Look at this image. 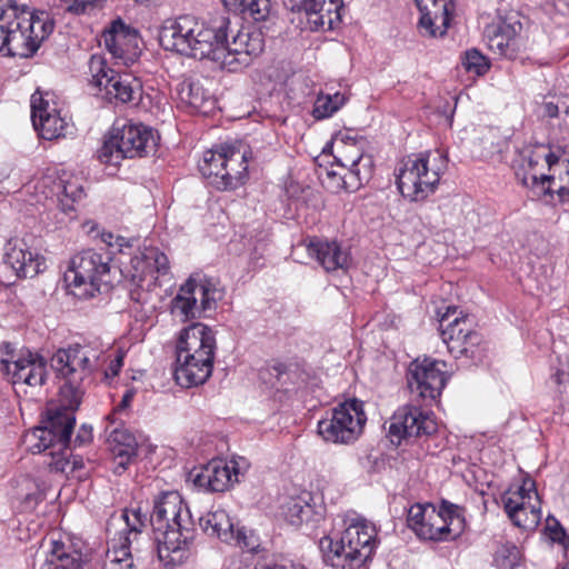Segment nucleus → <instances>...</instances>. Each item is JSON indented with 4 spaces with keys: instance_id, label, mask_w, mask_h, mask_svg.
<instances>
[{
    "instance_id": "obj_16",
    "label": "nucleus",
    "mask_w": 569,
    "mask_h": 569,
    "mask_svg": "<svg viewBox=\"0 0 569 569\" xmlns=\"http://www.w3.org/2000/svg\"><path fill=\"white\" fill-rule=\"evenodd\" d=\"M457 309L448 308L440 319V330L443 342L449 352L455 357H467L475 359L478 356V345L481 341L480 335L472 329V321L467 317H455Z\"/></svg>"
},
{
    "instance_id": "obj_34",
    "label": "nucleus",
    "mask_w": 569,
    "mask_h": 569,
    "mask_svg": "<svg viewBox=\"0 0 569 569\" xmlns=\"http://www.w3.org/2000/svg\"><path fill=\"white\" fill-rule=\"evenodd\" d=\"M282 515L295 527L312 521L316 516L313 507L302 498H290L282 507Z\"/></svg>"
},
{
    "instance_id": "obj_38",
    "label": "nucleus",
    "mask_w": 569,
    "mask_h": 569,
    "mask_svg": "<svg viewBox=\"0 0 569 569\" xmlns=\"http://www.w3.org/2000/svg\"><path fill=\"white\" fill-rule=\"evenodd\" d=\"M493 565L497 569H518L521 566L519 548L511 543L500 546L495 552Z\"/></svg>"
},
{
    "instance_id": "obj_51",
    "label": "nucleus",
    "mask_w": 569,
    "mask_h": 569,
    "mask_svg": "<svg viewBox=\"0 0 569 569\" xmlns=\"http://www.w3.org/2000/svg\"><path fill=\"white\" fill-rule=\"evenodd\" d=\"M569 377V368L563 366L562 368H558L555 373H552L551 378L557 385H563Z\"/></svg>"
},
{
    "instance_id": "obj_15",
    "label": "nucleus",
    "mask_w": 569,
    "mask_h": 569,
    "mask_svg": "<svg viewBox=\"0 0 569 569\" xmlns=\"http://www.w3.org/2000/svg\"><path fill=\"white\" fill-rule=\"evenodd\" d=\"M501 500L508 518L515 526L525 530L537 528L541 520V509L532 480L525 479L518 489L507 490Z\"/></svg>"
},
{
    "instance_id": "obj_42",
    "label": "nucleus",
    "mask_w": 569,
    "mask_h": 569,
    "mask_svg": "<svg viewBox=\"0 0 569 569\" xmlns=\"http://www.w3.org/2000/svg\"><path fill=\"white\" fill-rule=\"evenodd\" d=\"M62 451H51V461L48 463L51 470L56 472H68L83 468V460L81 457H72V459L61 456Z\"/></svg>"
},
{
    "instance_id": "obj_46",
    "label": "nucleus",
    "mask_w": 569,
    "mask_h": 569,
    "mask_svg": "<svg viewBox=\"0 0 569 569\" xmlns=\"http://www.w3.org/2000/svg\"><path fill=\"white\" fill-rule=\"evenodd\" d=\"M66 11L73 14H87L101 6V0H64Z\"/></svg>"
},
{
    "instance_id": "obj_53",
    "label": "nucleus",
    "mask_w": 569,
    "mask_h": 569,
    "mask_svg": "<svg viewBox=\"0 0 569 569\" xmlns=\"http://www.w3.org/2000/svg\"><path fill=\"white\" fill-rule=\"evenodd\" d=\"M134 395H136L134 389H127L122 396V399H121L120 405L118 406V409L123 410V409L128 408L130 406Z\"/></svg>"
},
{
    "instance_id": "obj_3",
    "label": "nucleus",
    "mask_w": 569,
    "mask_h": 569,
    "mask_svg": "<svg viewBox=\"0 0 569 569\" xmlns=\"http://www.w3.org/2000/svg\"><path fill=\"white\" fill-rule=\"evenodd\" d=\"M112 521L126 523L129 533L134 536H139L150 523L159 558L166 565L181 562L194 536L190 510L179 492L173 490L161 492L154 498L151 515L138 505L123 509L120 517Z\"/></svg>"
},
{
    "instance_id": "obj_14",
    "label": "nucleus",
    "mask_w": 569,
    "mask_h": 569,
    "mask_svg": "<svg viewBox=\"0 0 569 569\" xmlns=\"http://www.w3.org/2000/svg\"><path fill=\"white\" fill-rule=\"evenodd\" d=\"M1 370L13 385L22 383L30 387L42 386L47 378V361L30 350L19 353L9 342L0 345Z\"/></svg>"
},
{
    "instance_id": "obj_7",
    "label": "nucleus",
    "mask_w": 569,
    "mask_h": 569,
    "mask_svg": "<svg viewBox=\"0 0 569 569\" xmlns=\"http://www.w3.org/2000/svg\"><path fill=\"white\" fill-rule=\"evenodd\" d=\"M565 151H553L549 144L533 143L518 150L515 173L520 183L530 189L532 197L546 203H556V184L559 180Z\"/></svg>"
},
{
    "instance_id": "obj_54",
    "label": "nucleus",
    "mask_w": 569,
    "mask_h": 569,
    "mask_svg": "<svg viewBox=\"0 0 569 569\" xmlns=\"http://www.w3.org/2000/svg\"><path fill=\"white\" fill-rule=\"evenodd\" d=\"M270 370L271 373L274 375L278 380H280L281 377L287 373L288 367L282 362H274Z\"/></svg>"
},
{
    "instance_id": "obj_56",
    "label": "nucleus",
    "mask_w": 569,
    "mask_h": 569,
    "mask_svg": "<svg viewBox=\"0 0 569 569\" xmlns=\"http://www.w3.org/2000/svg\"><path fill=\"white\" fill-rule=\"evenodd\" d=\"M112 238H113V236H112L111 233H108V234H103V236H102L103 241H104L106 243H108L109 246H111V244H112V242H111V239H112Z\"/></svg>"
},
{
    "instance_id": "obj_30",
    "label": "nucleus",
    "mask_w": 569,
    "mask_h": 569,
    "mask_svg": "<svg viewBox=\"0 0 569 569\" xmlns=\"http://www.w3.org/2000/svg\"><path fill=\"white\" fill-rule=\"evenodd\" d=\"M102 97L110 101L137 106L142 97V86L137 78L118 73L110 89H107Z\"/></svg>"
},
{
    "instance_id": "obj_11",
    "label": "nucleus",
    "mask_w": 569,
    "mask_h": 569,
    "mask_svg": "<svg viewBox=\"0 0 569 569\" xmlns=\"http://www.w3.org/2000/svg\"><path fill=\"white\" fill-rule=\"evenodd\" d=\"M111 258L108 253L88 249L76 254L64 273L71 293L81 299L107 292L111 288Z\"/></svg>"
},
{
    "instance_id": "obj_50",
    "label": "nucleus",
    "mask_w": 569,
    "mask_h": 569,
    "mask_svg": "<svg viewBox=\"0 0 569 569\" xmlns=\"http://www.w3.org/2000/svg\"><path fill=\"white\" fill-rule=\"evenodd\" d=\"M121 367H122V357L119 356L116 359L111 360L109 368L107 370H104V376L107 378L117 376L119 373Z\"/></svg>"
},
{
    "instance_id": "obj_36",
    "label": "nucleus",
    "mask_w": 569,
    "mask_h": 569,
    "mask_svg": "<svg viewBox=\"0 0 569 569\" xmlns=\"http://www.w3.org/2000/svg\"><path fill=\"white\" fill-rule=\"evenodd\" d=\"M179 93L182 102L199 111H202L210 100L209 93L198 82L181 83Z\"/></svg>"
},
{
    "instance_id": "obj_39",
    "label": "nucleus",
    "mask_w": 569,
    "mask_h": 569,
    "mask_svg": "<svg viewBox=\"0 0 569 569\" xmlns=\"http://www.w3.org/2000/svg\"><path fill=\"white\" fill-rule=\"evenodd\" d=\"M51 552L56 561L51 560L48 569H81L80 556L66 553L62 542L53 541Z\"/></svg>"
},
{
    "instance_id": "obj_48",
    "label": "nucleus",
    "mask_w": 569,
    "mask_h": 569,
    "mask_svg": "<svg viewBox=\"0 0 569 569\" xmlns=\"http://www.w3.org/2000/svg\"><path fill=\"white\" fill-rule=\"evenodd\" d=\"M545 530L548 538L551 541L565 545L567 540V535L565 532V529L556 518L551 516L547 518Z\"/></svg>"
},
{
    "instance_id": "obj_20",
    "label": "nucleus",
    "mask_w": 569,
    "mask_h": 569,
    "mask_svg": "<svg viewBox=\"0 0 569 569\" xmlns=\"http://www.w3.org/2000/svg\"><path fill=\"white\" fill-rule=\"evenodd\" d=\"M459 506L442 501L439 510H429V521L419 528V538L425 540H447L457 537L462 530V517Z\"/></svg>"
},
{
    "instance_id": "obj_49",
    "label": "nucleus",
    "mask_w": 569,
    "mask_h": 569,
    "mask_svg": "<svg viewBox=\"0 0 569 569\" xmlns=\"http://www.w3.org/2000/svg\"><path fill=\"white\" fill-rule=\"evenodd\" d=\"M91 439H92V428L83 425L79 429L73 442H74V446H83L86 443H89L91 441Z\"/></svg>"
},
{
    "instance_id": "obj_29",
    "label": "nucleus",
    "mask_w": 569,
    "mask_h": 569,
    "mask_svg": "<svg viewBox=\"0 0 569 569\" xmlns=\"http://www.w3.org/2000/svg\"><path fill=\"white\" fill-rule=\"evenodd\" d=\"M108 442L116 459V472L120 473L137 456V439L128 429L120 427L110 432Z\"/></svg>"
},
{
    "instance_id": "obj_1",
    "label": "nucleus",
    "mask_w": 569,
    "mask_h": 569,
    "mask_svg": "<svg viewBox=\"0 0 569 569\" xmlns=\"http://www.w3.org/2000/svg\"><path fill=\"white\" fill-rule=\"evenodd\" d=\"M106 348L99 341L76 343L59 349L51 357V368L63 380L60 396L63 410L49 411L44 426L37 427L23 437V442L32 453L63 451L70 446L71 433L76 423L73 411L82 401L86 385L91 376L103 368Z\"/></svg>"
},
{
    "instance_id": "obj_21",
    "label": "nucleus",
    "mask_w": 569,
    "mask_h": 569,
    "mask_svg": "<svg viewBox=\"0 0 569 569\" xmlns=\"http://www.w3.org/2000/svg\"><path fill=\"white\" fill-rule=\"evenodd\" d=\"M338 152L339 156H336L335 160L346 168L347 172L339 177L337 188L347 191L357 190L371 177V159L363 156L361 150L353 144H345Z\"/></svg>"
},
{
    "instance_id": "obj_58",
    "label": "nucleus",
    "mask_w": 569,
    "mask_h": 569,
    "mask_svg": "<svg viewBox=\"0 0 569 569\" xmlns=\"http://www.w3.org/2000/svg\"><path fill=\"white\" fill-rule=\"evenodd\" d=\"M563 569H569V567H566V568H563Z\"/></svg>"
},
{
    "instance_id": "obj_10",
    "label": "nucleus",
    "mask_w": 569,
    "mask_h": 569,
    "mask_svg": "<svg viewBox=\"0 0 569 569\" xmlns=\"http://www.w3.org/2000/svg\"><path fill=\"white\" fill-rule=\"evenodd\" d=\"M158 134L142 123L116 121L98 151L101 162L117 166L124 158L146 157L156 151Z\"/></svg>"
},
{
    "instance_id": "obj_44",
    "label": "nucleus",
    "mask_w": 569,
    "mask_h": 569,
    "mask_svg": "<svg viewBox=\"0 0 569 569\" xmlns=\"http://www.w3.org/2000/svg\"><path fill=\"white\" fill-rule=\"evenodd\" d=\"M561 170L559 171V180H555L557 201L565 203L569 201V156L565 152L562 156Z\"/></svg>"
},
{
    "instance_id": "obj_37",
    "label": "nucleus",
    "mask_w": 569,
    "mask_h": 569,
    "mask_svg": "<svg viewBox=\"0 0 569 569\" xmlns=\"http://www.w3.org/2000/svg\"><path fill=\"white\" fill-rule=\"evenodd\" d=\"M58 188L62 193L60 203L64 212L73 211V203L80 201L84 197L83 186L78 179L61 180Z\"/></svg>"
},
{
    "instance_id": "obj_31",
    "label": "nucleus",
    "mask_w": 569,
    "mask_h": 569,
    "mask_svg": "<svg viewBox=\"0 0 569 569\" xmlns=\"http://www.w3.org/2000/svg\"><path fill=\"white\" fill-rule=\"evenodd\" d=\"M199 525L208 536L217 537L227 543L234 540V525L223 509L208 512L199 519Z\"/></svg>"
},
{
    "instance_id": "obj_35",
    "label": "nucleus",
    "mask_w": 569,
    "mask_h": 569,
    "mask_svg": "<svg viewBox=\"0 0 569 569\" xmlns=\"http://www.w3.org/2000/svg\"><path fill=\"white\" fill-rule=\"evenodd\" d=\"M347 101L343 93H320L313 104L312 114L316 119H326L336 113Z\"/></svg>"
},
{
    "instance_id": "obj_40",
    "label": "nucleus",
    "mask_w": 569,
    "mask_h": 569,
    "mask_svg": "<svg viewBox=\"0 0 569 569\" xmlns=\"http://www.w3.org/2000/svg\"><path fill=\"white\" fill-rule=\"evenodd\" d=\"M126 268V276L132 281H141L146 273L150 270V261L147 257V248L143 251H138L130 258L129 264Z\"/></svg>"
},
{
    "instance_id": "obj_8",
    "label": "nucleus",
    "mask_w": 569,
    "mask_h": 569,
    "mask_svg": "<svg viewBox=\"0 0 569 569\" xmlns=\"http://www.w3.org/2000/svg\"><path fill=\"white\" fill-rule=\"evenodd\" d=\"M251 151L241 141L223 143L203 153L199 170L218 190H232L244 182Z\"/></svg>"
},
{
    "instance_id": "obj_28",
    "label": "nucleus",
    "mask_w": 569,
    "mask_h": 569,
    "mask_svg": "<svg viewBox=\"0 0 569 569\" xmlns=\"http://www.w3.org/2000/svg\"><path fill=\"white\" fill-rule=\"evenodd\" d=\"M520 29L519 22L508 23L506 21L487 27L485 38L489 50L503 57H512Z\"/></svg>"
},
{
    "instance_id": "obj_32",
    "label": "nucleus",
    "mask_w": 569,
    "mask_h": 569,
    "mask_svg": "<svg viewBox=\"0 0 569 569\" xmlns=\"http://www.w3.org/2000/svg\"><path fill=\"white\" fill-rule=\"evenodd\" d=\"M89 86L97 90V94L103 96L107 89L118 76V72L111 69L107 60L100 54L91 56L89 60Z\"/></svg>"
},
{
    "instance_id": "obj_4",
    "label": "nucleus",
    "mask_w": 569,
    "mask_h": 569,
    "mask_svg": "<svg viewBox=\"0 0 569 569\" xmlns=\"http://www.w3.org/2000/svg\"><path fill=\"white\" fill-rule=\"evenodd\" d=\"M53 22L44 12L33 13L14 0H0V53L30 58L52 33Z\"/></svg>"
},
{
    "instance_id": "obj_55",
    "label": "nucleus",
    "mask_w": 569,
    "mask_h": 569,
    "mask_svg": "<svg viewBox=\"0 0 569 569\" xmlns=\"http://www.w3.org/2000/svg\"><path fill=\"white\" fill-rule=\"evenodd\" d=\"M559 109L558 106L552 102H547L543 106V114L549 118H556L558 117Z\"/></svg>"
},
{
    "instance_id": "obj_33",
    "label": "nucleus",
    "mask_w": 569,
    "mask_h": 569,
    "mask_svg": "<svg viewBox=\"0 0 569 569\" xmlns=\"http://www.w3.org/2000/svg\"><path fill=\"white\" fill-rule=\"evenodd\" d=\"M138 536L129 533L128 527L124 523V528L119 531V537L113 538L111 548L108 550V557L111 563L120 566L119 569H131V551L130 546L137 539Z\"/></svg>"
},
{
    "instance_id": "obj_19",
    "label": "nucleus",
    "mask_w": 569,
    "mask_h": 569,
    "mask_svg": "<svg viewBox=\"0 0 569 569\" xmlns=\"http://www.w3.org/2000/svg\"><path fill=\"white\" fill-rule=\"evenodd\" d=\"M437 431V422L429 412L413 405L399 408L389 426V433L398 442L403 438L430 436Z\"/></svg>"
},
{
    "instance_id": "obj_6",
    "label": "nucleus",
    "mask_w": 569,
    "mask_h": 569,
    "mask_svg": "<svg viewBox=\"0 0 569 569\" xmlns=\"http://www.w3.org/2000/svg\"><path fill=\"white\" fill-rule=\"evenodd\" d=\"M343 525L345 530L338 541L329 537L320 540L323 559L335 569H360L377 546L376 527L357 513L346 515Z\"/></svg>"
},
{
    "instance_id": "obj_57",
    "label": "nucleus",
    "mask_w": 569,
    "mask_h": 569,
    "mask_svg": "<svg viewBox=\"0 0 569 569\" xmlns=\"http://www.w3.org/2000/svg\"><path fill=\"white\" fill-rule=\"evenodd\" d=\"M328 177L336 178L337 173L336 172H328Z\"/></svg>"
},
{
    "instance_id": "obj_9",
    "label": "nucleus",
    "mask_w": 569,
    "mask_h": 569,
    "mask_svg": "<svg viewBox=\"0 0 569 569\" xmlns=\"http://www.w3.org/2000/svg\"><path fill=\"white\" fill-rule=\"evenodd\" d=\"M446 169L447 156L440 150L409 156L399 168L398 189L410 201H421L435 191Z\"/></svg>"
},
{
    "instance_id": "obj_43",
    "label": "nucleus",
    "mask_w": 569,
    "mask_h": 569,
    "mask_svg": "<svg viewBox=\"0 0 569 569\" xmlns=\"http://www.w3.org/2000/svg\"><path fill=\"white\" fill-rule=\"evenodd\" d=\"M233 545L240 547L248 552H258L260 548V539L254 533L253 530L247 529L244 527L239 528L234 531V540H232Z\"/></svg>"
},
{
    "instance_id": "obj_41",
    "label": "nucleus",
    "mask_w": 569,
    "mask_h": 569,
    "mask_svg": "<svg viewBox=\"0 0 569 569\" xmlns=\"http://www.w3.org/2000/svg\"><path fill=\"white\" fill-rule=\"evenodd\" d=\"M433 507L435 506L430 503H416L412 505L408 510V526L416 532L418 537L419 528L426 527L427 521H429V510H433Z\"/></svg>"
},
{
    "instance_id": "obj_2",
    "label": "nucleus",
    "mask_w": 569,
    "mask_h": 569,
    "mask_svg": "<svg viewBox=\"0 0 569 569\" xmlns=\"http://www.w3.org/2000/svg\"><path fill=\"white\" fill-rule=\"evenodd\" d=\"M230 20L221 16L209 22L193 16H180L160 32L166 50L194 59H209L221 69L238 71L251 63L264 47L260 30H239L228 40Z\"/></svg>"
},
{
    "instance_id": "obj_18",
    "label": "nucleus",
    "mask_w": 569,
    "mask_h": 569,
    "mask_svg": "<svg viewBox=\"0 0 569 569\" xmlns=\"http://www.w3.org/2000/svg\"><path fill=\"white\" fill-rule=\"evenodd\" d=\"M247 468L248 463L243 458L228 462L212 460L199 470L194 469L191 475L197 487L211 492H223L233 481H238V476Z\"/></svg>"
},
{
    "instance_id": "obj_5",
    "label": "nucleus",
    "mask_w": 569,
    "mask_h": 569,
    "mask_svg": "<svg viewBox=\"0 0 569 569\" xmlns=\"http://www.w3.org/2000/svg\"><path fill=\"white\" fill-rule=\"evenodd\" d=\"M216 338L206 325L194 322L184 328L177 343L174 379L183 388L204 383L213 369Z\"/></svg>"
},
{
    "instance_id": "obj_23",
    "label": "nucleus",
    "mask_w": 569,
    "mask_h": 569,
    "mask_svg": "<svg viewBox=\"0 0 569 569\" xmlns=\"http://www.w3.org/2000/svg\"><path fill=\"white\" fill-rule=\"evenodd\" d=\"M103 41L112 57L126 66L132 64L139 57L138 34L120 19L114 20L103 33Z\"/></svg>"
},
{
    "instance_id": "obj_45",
    "label": "nucleus",
    "mask_w": 569,
    "mask_h": 569,
    "mask_svg": "<svg viewBox=\"0 0 569 569\" xmlns=\"http://www.w3.org/2000/svg\"><path fill=\"white\" fill-rule=\"evenodd\" d=\"M463 66L467 71L475 72L477 74H483L489 69V63L485 56L478 50H468L465 54Z\"/></svg>"
},
{
    "instance_id": "obj_12",
    "label": "nucleus",
    "mask_w": 569,
    "mask_h": 569,
    "mask_svg": "<svg viewBox=\"0 0 569 569\" xmlns=\"http://www.w3.org/2000/svg\"><path fill=\"white\" fill-rule=\"evenodd\" d=\"M366 421L363 402L351 399L339 403L318 422V433L327 442L348 445L359 438Z\"/></svg>"
},
{
    "instance_id": "obj_52",
    "label": "nucleus",
    "mask_w": 569,
    "mask_h": 569,
    "mask_svg": "<svg viewBox=\"0 0 569 569\" xmlns=\"http://www.w3.org/2000/svg\"><path fill=\"white\" fill-rule=\"evenodd\" d=\"M231 566L234 567V569H249L248 567H242L241 562L236 559L231 560ZM254 569H293V568L282 566V565H273V566L260 565V566H257Z\"/></svg>"
},
{
    "instance_id": "obj_22",
    "label": "nucleus",
    "mask_w": 569,
    "mask_h": 569,
    "mask_svg": "<svg viewBox=\"0 0 569 569\" xmlns=\"http://www.w3.org/2000/svg\"><path fill=\"white\" fill-rule=\"evenodd\" d=\"M46 97L33 93L31 97V119L34 129L41 138L53 140L66 136L67 121L60 116L57 108Z\"/></svg>"
},
{
    "instance_id": "obj_13",
    "label": "nucleus",
    "mask_w": 569,
    "mask_h": 569,
    "mask_svg": "<svg viewBox=\"0 0 569 569\" xmlns=\"http://www.w3.org/2000/svg\"><path fill=\"white\" fill-rule=\"evenodd\" d=\"M222 297V290L212 280L203 279L198 282L190 278L172 299L171 312L186 322L200 317L202 312L214 310Z\"/></svg>"
},
{
    "instance_id": "obj_17",
    "label": "nucleus",
    "mask_w": 569,
    "mask_h": 569,
    "mask_svg": "<svg viewBox=\"0 0 569 569\" xmlns=\"http://www.w3.org/2000/svg\"><path fill=\"white\" fill-rule=\"evenodd\" d=\"M445 368L446 363L442 361L430 358L416 359L408 369V387L422 399L435 400L447 382Z\"/></svg>"
},
{
    "instance_id": "obj_27",
    "label": "nucleus",
    "mask_w": 569,
    "mask_h": 569,
    "mask_svg": "<svg viewBox=\"0 0 569 569\" xmlns=\"http://www.w3.org/2000/svg\"><path fill=\"white\" fill-rule=\"evenodd\" d=\"M340 0H301L298 10L303 11L310 29L331 30L339 18Z\"/></svg>"
},
{
    "instance_id": "obj_25",
    "label": "nucleus",
    "mask_w": 569,
    "mask_h": 569,
    "mask_svg": "<svg viewBox=\"0 0 569 569\" xmlns=\"http://www.w3.org/2000/svg\"><path fill=\"white\" fill-rule=\"evenodd\" d=\"M4 263L20 278H33L46 268L43 257L37 251H32L24 240L8 242Z\"/></svg>"
},
{
    "instance_id": "obj_26",
    "label": "nucleus",
    "mask_w": 569,
    "mask_h": 569,
    "mask_svg": "<svg viewBox=\"0 0 569 569\" xmlns=\"http://www.w3.org/2000/svg\"><path fill=\"white\" fill-rule=\"evenodd\" d=\"M307 251L328 272L347 269L350 263L349 252L342 249L337 241L312 239L307 244Z\"/></svg>"
},
{
    "instance_id": "obj_24",
    "label": "nucleus",
    "mask_w": 569,
    "mask_h": 569,
    "mask_svg": "<svg viewBox=\"0 0 569 569\" xmlns=\"http://www.w3.org/2000/svg\"><path fill=\"white\" fill-rule=\"evenodd\" d=\"M421 13L419 27L425 34L430 37H442L446 34L455 4L452 0H416Z\"/></svg>"
},
{
    "instance_id": "obj_47",
    "label": "nucleus",
    "mask_w": 569,
    "mask_h": 569,
    "mask_svg": "<svg viewBox=\"0 0 569 569\" xmlns=\"http://www.w3.org/2000/svg\"><path fill=\"white\" fill-rule=\"evenodd\" d=\"M147 257L150 261V269L163 274L168 272L169 260L163 252H160L157 248H147Z\"/></svg>"
}]
</instances>
